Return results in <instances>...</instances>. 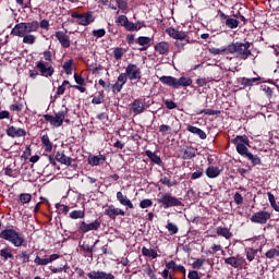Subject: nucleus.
Here are the masks:
<instances>
[{"mask_svg":"<svg viewBox=\"0 0 279 279\" xmlns=\"http://www.w3.org/2000/svg\"><path fill=\"white\" fill-rule=\"evenodd\" d=\"M250 47H252V43L250 41H232L228 45L227 51L231 56H235L239 60H247L252 56Z\"/></svg>","mask_w":279,"mask_h":279,"instance_id":"nucleus-1","label":"nucleus"},{"mask_svg":"<svg viewBox=\"0 0 279 279\" xmlns=\"http://www.w3.org/2000/svg\"><path fill=\"white\" fill-rule=\"evenodd\" d=\"M0 239H3V241H8L14 247H25L27 245L25 235L21 233V231L15 230L14 228H7L2 230L0 232Z\"/></svg>","mask_w":279,"mask_h":279,"instance_id":"nucleus-2","label":"nucleus"},{"mask_svg":"<svg viewBox=\"0 0 279 279\" xmlns=\"http://www.w3.org/2000/svg\"><path fill=\"white\" fill-rule=\"evenodd\" d=\"M159 82L165 86H170V88L178 90L179 88H186L189 86H192L193 78L189 76H181L178 78L175 76L163 75L159 77Z\"/></svg>","mask_w":279,"mask_h":279,"instance_id":"nucleus-3","label":"nucleus"},{"mask_svg":"<svg viewBox=\"0 0 279 279\" xmlns=\"http://www.w3.org/2000/svg\"><path fill=\"white\" fill-rule=\"evenodd\" d=\"M38 25L39 24L37 20L19 23L12 28L11 36H23V34H36L40 32Z\"/></svg>","mask_w":279,"mask_h":279,"instance_id":"nucleus-4","label":"nucleus"},{"mask_svg":"<svg viewBox=\"0 0 279 279\" xmlns=\"http://www.w3.org/2000/svg\"><path fill=\"white\" fill-rule=\"evenodd\" d=\"M68 114L69 108L63 105L61 110L54 113V116L44 114V119L47 121V123H50L51 128H62Z\"/></svg>","mask_w":279,"mask_h":279,"instance_id":"nucleus-5","label":"nucleus"},{"mask_svg":"<svg viewBox=\"0 0 279 279\" xmlns=\"http://www.w3.org/2000/svg\"><path fill=\"white\" fill-rule=\"evenodd\" d=\"M157 203L161 208H175L182 206V198L172 196L171 193H163L157 198Z\"/></svg>","mask_w":279,"mask_h":279,"instance_id":"nucleus-6","label":"nucleus"},{"mask_svg":"<svg viewBox=\"0 0 279 279\" xmlns=\"http://www.w3.org/2000/svg\"><path fill=\"white\" fill-rule=\"evenodd\" d=\"M231 143L235 145L236 153L242 157L246 156L250 151L247 148L250 147V137L247 135H238L231 140Z\"/></svg>","mask_w":279,"mask_h":279,"instance_id":"nucleus-7","label":"nucleus"},{"mask_svg":"<svg viewBox=\"0 0 279 279\" xmlns=\"http://www.w3.org/2000/svg\"><path fill=\"white\" fill-rule=\"evenodd\" d=\"M101 228V218H97L96 220L92 222L86 221H80L77 223V232L80 234H87V232H98V230Z\"/></svg>","mask_w":279,"mask_h":279,"instance_id":"nucleus-8","label":"nucleus"},{"mask_svg":"<svg viewBox=\"0 0 279 279\" xmlns=\"http://www.w3.org/2000/svg\"><path fill=\"white\" fill-rule=\"evenodd\" d=\"M72 19H76L77 25H82L83 27H88L92 23H95V15H93V11H87L85 13H80L74 11L71 13Z\"/></svg>","mask_w":279,"mask_h":279,"instance_id":"nucleus-9","label":"nucleus"},{"mask_svg":"<svg viewBox=\"0 0 279 279\" xmlns=\"http://www.w3.org/2000/svg\"><path fill=\"white\" fill-rule=\"evenodd\" d=\"M35 69L38 71L41 77H51L56 73L53 64L45 62V60H39L36 62Z\"/></svg>","mask_w":279,"mask_h":279,"instance_id":"nucleus-10","label":"nucleus"},{"mask_svg":"<svg viewBox=\"0 0 279 279\" xmlns=\"http://www.w3.org/2000/svg\"><path fill=\"white\" fill-rule=\"evenodd\" d=\"M269 219H271V213L266 210H259L250 218L252 223H258L259 226H265Z\"/></svg>","mask_w":279,"mask_h":279,"instance_id":"nucleus-11","label":"nucleus"},{"mask_svg":"<svg viewBox=\"0 0 279 279\" xmlns=\"http://www.w3.org/2000/svg\"><path fill=\"white\" fill-rule=\"evenodd\" d=\"M124 73L129 76L130 82H134V80H141V77H143L141 68L134 63H129Z\"/></svg>","mask_w":279,"mask_h":279,"instance_id":"nucleus-12","label":"nucleus"},{"mask_svg":"<svg viewBox=\"0 0 279 279\" xmlns=\"http://www.w3.org/2000/svg\"><path fill=\"white\" fill-rule=\"evenodd\" d=\"M225 263L226 265H230V267H233V269H243V267L247 265V262L240 255L226 257Z\"/></svg>","mask_w":279,"mask_h":279,"instance_id":"nucleus-13","label":"nucleus"},{"mask_svg":"<svg viewBox=\"0 0 279 279\" xmlns=\"http://www.w3.org/2000/svg\"><path fill=\"white\" fill-rule=\"evenodd\" d=\"M104 215H106V217H109V219H111L112 221L117 220V217H125V211L121 208H117L114 207V205H109L105 211Z\"/></svg>","mask_w":279,"mask_h":279,"instance_id":"nucleus-14","label":"nucleus"},{"mask_svg":"<svg viewBox=\"0 0 279 279\" xmlns=\"http://www.w3.org/2000/svg\"><path fill=\"white\" fill-rule=\"evenodd\" d=\"M128 80H129V76H128V74H125V72L120 73L117 78V82L111 86L112 93L114 95L121 93V90H123V87L125 86V84H128Z\"/></svg>","mask_w":279,"mask_h":279,"instance_id":"nucleus-15","label":"nucleus"},{"mask_svg":"<svg viewBox=\"0 0 279 279\" xmlns=\"http://www.w3.org/2000/svg\"><path fill=\"white\" fill-rule=\"evenodd\" d=\"M220 21L228 27L229 29H236L241 22L232 16L227 15L226 13H220Z\"/></svg>","mask_w":279,"mask_h":279,"instance_id":"nucleus-16","label":"nucleus"},{"mask_svg":"<svg viewBox=\"0 0 279 279\" xmlns=\"http://www.w3.org/2000/svg\"><path fill=\"white\" fill-rule=\"evenodd\" d=\"M54 37L63 49H69V47H71V37L66 35V33L58 31L54 33Z\"/></svg>","mask_w":279,"mask_h":279,"instance_id":"nucleus-17","label":"nucleus"},{"mask_svg":"<svg viewBox=\"0 0 279 279\" xmlns=\"http://www.w3.org/2000/svg\"><path fill=\"white\" fill-rule=\"evenodd\" d=\"M154 50L159 56H169V51H171V44L168 41H159L154 46Z\"/></svg>","mask_w":279,"mask_h":279,"instance_id":"nucleus-18","label":"nucleus"},{"mask_svg":"<svg viewBox=\"0 0 279 279\" xmlns=\"http://www.w3.org/2000/svg\"><path fill=\"white\" fill-rule=\"evenodd\" d=\"M7 136H10V138H21L23 136H27V131L24 129H16L14 125L8 126Z\"/></svg>","mask_w":279,"mask_h":279,"instance_id":"nucleus-19","label":"nucleus"},{"mask_svg":"<svg viewBox=\"0 0 279 279\" xmlns=\"http://www.w3.org/2000/svg\"><path fill=\"white\" fill-rule=\"evenodd\" d=\"M89 279H114L112 272H106L104 270H92L87 274Z\"/></svg>","mask_w":279,"mask_h":279,"instance_id":"nucleus-20","label":"nucleus"},{"mask_svg":"<svg viewBox=\"0 0 279 279\" xmlns=\"http://www.w3.org/2000/svg\"><path fill=\"white\" fill-rule=\"evenodd\" d=\"M131 112L133 114H143L145 112V100L137 98L131 104Z\"/></svg>","mask_w":279,"mask_h":279,"instance_id":"nucleus-21","label":"nucleus"},{"mask_svg":"<svg viewBox=\"0 0 279 279\" xmlns=\"http://www.w3.org/2000/svg\"><path fill=\"white\" fill-rule=\"evenodd\" d=\"M116 197H117L118 202L121 204V206L126 207V210L134 209V204L132 203V201H130V198H128L126 195H123V192H117Z\"/></svg>","mask_w":279,"mask_h":279,"instance_id":"nucleus-22","label":"nucleus"},{"mask_svg":"<svg viewBox=\"0 0 279 279\" xmlns=\"http://www.w3.org/2000/svg\"><path fill=\"white\" fill-rule=\"evenodd\" d=\"M135 43L142 47L140 51H147V49L151 47V38L147 36H140Z\"/></svg>","mask_w":279,"mask_h":279,"instance_id":"nucleus-23","label":"nucleus"},{"mask_svg":"<svg viewBox=\"0 0 279 279\" xmlns=\"http://www.w3.org/2000/svg\"><path fill=\"white\" fill-rule=\"evenodd\" d=\"M186 131L191 132V134H195L196 136H198V138H201V141H206V138L208 136L204 130H202L197 126L187 125Z\"/></svg>","mask_w":279,"mask_h":279,"instance_id":"nucleus-24","label":"nucleus"},{"mask_svg":"<svg viewBox=\"0 0 279 279\" xmlns=\"http://www.w3.org/2000/svg\"><path fill=\"white\" fill-rule=\"evenodd\" d=\"M205 174H206L207 178H209L210 180H215V178H219V175H221V169H219V167H217V166H209V167L205 170Z\"/></svg>","mask_w":279,"mask_h":279,"instance_id":"nucleus-25","label":"nucleus"},{"mask_svg":"<svg viewBox=\"0 0 279 279\" xmlns=\"http://www.w3.org/2000/svg\"><path fill=\"white\" fill-rule=\"evenodd\" d=\"M166 267L167 269H171L174 272L180 271L181 274H183V276H186V268L182 265H178L175 260H170L166 263Z\"/></svg>","mask_w":279,"mask_h":279,"instance_id":"nucleus-26","label":"nucleus"},{"mask_svg":"<svg viewBox=\"0 0 279 279\" xmlns=\"http://www.w3.org/2000/svg\"><path fill=\"white\" fill-rule=\"evenodd\" d=\"M56 160L61 165H65L66 167H71V163L73 162V158L68 157L66 155H64V153L60 151H57Z\"/></svg>","mask_w":279,"mask_h":279,"instance_id":"nucleus-27","label":"nucleus"},{"mask_svg":"<svg viewBox=\"0 0 279 279\" xmlns=\"http://www.w3.org/2000/svg\"><path fill=\"white\" fill-rule=\"evenodd\" d=\"M260 80H262L260 76L252 77V78L241 77L240 83H241V86H243L244 88H247L250 86H254V84H258Z\"/></svg>","mask_w":279,"mask_h":279,"instance_id":"nucleus-28","label":"nucleus"},{"mask_svg":"<svg viewBox=\"0 0 279 279\" xmlns=\"http://www.w3.org/2000/svg\"><path fill=\"white\" fill-rule=\"evenodd\" d=\"M41 145L46 153L53 151V143H51V140H49V135L45 134L41 136Z\"/></svg>","mask_w":279,"mask_h":279,"instance_id":"nucleus-29","label":"nucleus"},{"mask_svg":"<svg viewBox=\"0 0 279 279\" xmlns=\"http://www.w3.org/2000/svg\"><path fill=\"white\" fill-rule=\"evenodd\" d=\"M19 38H23L22 43L24 45H35L36 44V37L35 35H32V33H24L23 35H17Z\"/></svg>","mask_w":279,"mask_h":279,"instance_id":"nucleus-30","label":"nucleus"},{"mask_svg":"<svg viewBox=\"0 0 279 279\" xmlns=\"http://www.w3.org/2000/svg\"><path fill=\"white\" fill-rule=\"evenodd\" d=\"M195 156H196L195 148H193V146H187L183 151L182 160H193Z\"/></svg>","mask_w":279,"mask_h":279,"instance_id":"nucleus-31","label":"nucleus"},{"mask_svg":"<svg viewBox=\"0 0 279 279\" xmlns=\"http://www.w3.org/2000/svg\"><path fill=\"white\" fill-rule=\"evenodd\" d=\"M145 156H147V158H149V160H151L154 165H158L159 167L162 166V159L160 158V156H157L156 153L151 150H146Z\"/></svg>","mask_w":279,"mask_h":279,"instance_id":"nucleus-32","label":"nucleus"},{"mask_svg":"<svg viewBox=\"0 0 279 279\" xmlns=\"http://www.w3.org/2000/svg\"><path fill=\"white\" fill-rule=\"evenodd\" d=\"M101 162H106V156H104V155L94 156V157L88 158V165H90L92 167H99V165H101Z\"/></svg>","mask_w":279,"mask_h":279,"instance_id":"nucleus-33","label":"nucleus"},{"mask_svg":"<svg viewBox=\"0 0 279 279\" xmlns=\"http://www.w3.org/2000/svg\"><path fill=\"white\" fill-rule=\"evenodd\" d=\"M216 234L218 236H223V239H227V241H229V239L232 236V232L226 227H218L216 229Z\"/></svg>","mask_w":279,"mask_h":279,"instance_id":"nucleus-34","label":"nucleus"},{"mask_svg":"<svg viewBox=\"0 0 279 279\" xmlns=\"http://www.w3.org/2000/svg\"><path fill=\"white\" fill-rule=\"evenodd\" d=\"M243 158H247L253 167H258V165H262L260 157H258V155L252 154L251 151L244 155Z\"/></svg>","mask_w":279,"mask_h":279,"instance_id":"nucleus-35","label":"nucleus"},{"mask_svg":"<svg viewBox=\"0 0 279 279\" xmlns=\"http://www.w3.org/2000/svg\"><path fill=\"white\" fill-rule=\"evenodd\" d=\"M0 257L5 263L7 260H10V258H14V255L12 254L11 247H4L0 250Z\"/></svg>","mask_w":279,"mask_h":279,"instance_id":"nucleus-36","label":"nucleus"},{"mask_svg":"<svg viewBox=\"0 0 279 279\" xmlns=\"http://www.w3.org/2000/svg\"><path fill=\"white\" fill-rule=\"evenodd\" d=\"M209 53H211V56H228L230 51L228 50V46H226L221 48H210Z\"/></svg>","mask_w":279,"mask_h":279,"instance_id":"nucleus-37","label":"nucleus"},{"mask_svg":"<svg viewBox=\"0 0 279 279\" xmlns=\"http://www.w3.org/2000/svg\"><path fill=\"white\" fill-rule=\"evenodd\" d=\"M73 64H75V61L70 59L62 65V69L66 75H73Z\"/></svg>","mask_w":279,"mask_h":279,"instance_id":"nucleus-38","label":"nucleus"},{"mask_svg":"<svg viewBox=\"0 0 279 279\" xmlns=\"http://www.w3.org/2000/svg\"><path fill=\"white\" fill-rule=\"evenodd\" d=\"M142 254L143 256H147L148 258H158V252L154 248H147L144 246L142 248Z\"/></svg>","mask_w":279,"mask_h":279,"instance_id":"nucleus-39","label":"nucleus"},{"mask_svg":"<svg viewBox=\"0 0 279 279\" xmlns=\"http://www.w3.org/2000/svg\"><path fill=\"white\" fill-rule=\"evenodd\" d=\"M245 252H246V259L248 260V263H252V260L256 258V254H258V250L253 247L246 248Z\"/></svg>","mask_w":279,"mask_h":279,"instance_id":"nucleus-40","label":"nucleus"},{"mask_svg":"<svg viewBox=\"0 0 279 279\" xmlns=\"http://www.w3.org/2000/svg\"><path fill=\"white\" fill-rule=\"evenodd\" d=\"M268 202L272 209L276 210V213H279V205L276 203V196L271 192H267Z\"/></svg>","mask_w":279,"mask_h":279,"instance_id":"nucleus-41","label":"nucleus"},{"mask_svg":"<svg viewBox=\"0 0 279 279\" xmlns=\"http://www.w3.org/2000/svg\"><path fill=\"white\" fill-rule=\"evenodd\" d=\"M116 3L119 10L123 12V14H128V10H130V7L128 5V0H116Z\"/></svg>","mask_w":279,"mask_h":279,"instance_id":"nucleus-42","label":"nucleus"},{"mask_svg":"<svg viewBox=\"0 0 279 279\" xmlns=\"http://www.w3.org/2000/svg\"><path fill=\"white\" fill-rule=\"evenodd\" d=\"M105 100H106V96L104 95V92H98V95L93 97L92 104L99 106L104 104Z\"/></svg>","mask_w":279,"mask_h":279,"instance_id":"nucleus-43","label":"nucleus"},{"mask_svg":"<svg viewBox=\"0 0 279 279\" xmlns=\"http://www.w3.org/2000/svg\"><path fill=\"white\" fill-rule=\"evenodd\" d=\"M19 202L21 203L22 206H25V204H29V202H32V194L29 193L20 194Z\"/></svg>","mask_w":279,"mask_h":279,"instance_id":"nucleus-44","label":"nucleus"},{"mask_svg":"<svg viewBox=\"0 0 279 279\" xmlns=\"http://www.w3.org/2000/svg\"><path fill=\"white\" fill-rule=\"evenodd\" d=\"M86 217V210H73L70 213V219H84Z\"/></svg>","mask_w":279,"mask_h":279,"instance_id":"nucleus-45","label":"nucleus"},{"mask_svg":"<svg viewBox=\"0 0 279 279\" xmlns=\"http://www.w3.org/2000/svg\"><path fill=\"white\" fill-rule=\"evenodd\" d=\"M125 56V50L121 47H117L113 49V58L114 60H121Z\"/></svg>","mask_w":279,"mask_h":279,"instance_id":"nucleus-46","label":"nucleus"},{"mask_svg":"<svg viewBox=\"0 0 279 279\" xmlns=\"http://www.w3.org/2000/svg\"><path fill=\"white\" fill-rule=\"evenodd\" d=\"M197 114H207L208 117H215V114H221V111L215 109H202Z\"/></svg>","mask_w":279,"mask_h":279,"instance_id":"nucleus-47","label":"nucleus"},{"mask_svg":"<svg viewBox=\"0 0 279 279\" xmlns=\"http://www.w3.org/2000/svg\"><path fill=\"white\" fill-rule=\"evenodd\" d=\"M129 21L130 20L126 17V15H120L116 20V25H120L121 27L125 28V26H128Z\"/></svg>","mask_w":279,"mask_h":279,"instance_id":"nucleus-48","label":"nucleus"},{"mask_svg":"<svg viewBox=\"0 0 279 279\" xmlns=\"http://www.w3.org/2000/svg\"><path fill=\"white\" fill-rule=\"evenodd\" d=\"M154 206V201L151 198H145L140 202V208L145 209V208H151Z\"/></svg>","mask_w":279,"mask_h":279,"instance_id":"nucleus-49","label":"nucleus"},{"mask_svg":"<svg viewBox=\"0 0 279 279\" xmlns=\"http://www.w3.org/2000/svg\"><path fill=\"white\" fill-rule=\"evenodd\" d=\"M124 29H125L126 32H138V24L129 21V22L126 23V26H124Z\"/></svg>","mask_w":279,"mask_h":279,"instance_id":"nucleus-50","label":"nucleus"},{"mask_svg":"<svg viewBox=\"0 0 279 279\" xmlns=\"http://www.w3.org/2000/svg\"><path fill=\"white\" fill-rule=\"evenodd\" d=\"M159 132H160V134H162V136H167V134H171L172 129L170 125L161 124L159 126Z\"/></svg>","mask_w":279,"mask_h":279,"instance_id":"nucleus-51","label":"nucleus"},{"mask_svg":"<svg viewBox=\"0 0 279 279\" xmlns=\"http://www.w3.org/2000/svg\"><path fill=\"white\" fill-rule=\"evenodd\" d=\"M4 175H8L9 178H17L19 174H16V170L12 169V167L7 166L4 168Z\"/></svg>","mask_w":279,"mask_h":279,"instance_id":"nucleus-52","label":"nucleus"},{"mask_svg":"<svg viewBox=\"0 0 279 279\" xmlns=\"http://www.w3.org/2000/svg\"><path fill=\"white\" fill-rule=\"evenodd\" d=\"M44 62H49V64H53V53L51 50L44 51Z\"/></svg>","mask_w":279,"mask_h":279,"instance_id":"nucleus-53","label":"nucleus"},{"mask_svg":"<svg viewBox=\"0 0 279 279\" xmlns=\"http://www.w3.org/2000/svg\"><path fill=\"white\" fill-rule=\"evenodd\" d=\"M92 36H94V38H104V36H106V29L105 28L94 29L92 32Z\"/></svg>","mask_w":279,"mask_h":279,"instance_id":"nucleus-54","label":"nucleus"},{"mask_svg":"<svg viewBox=\"0 0 279 279\" xmlns=\"http://www.w3.org/2000/svg\"><path fill=\"white\" fill-rule=\"evenodd\" d=\"M183 279H186V275H183ZM187 279H202L197 270H190L187 274Z\"/></svg>","mask_w":279,"mask_h":279,"instance_id":"nucleus-55","label":"nucleus"},{"mask_svg":"<svg viewBox=\"0 0 279 279\" xmlns=\"http://www.w3.org/2000/svg\"><path fill=\"white\" fill-rule=\"evenodd\" d=\"M34 263L41 267L49 265L48 258H41L40 256H36L34 259Z\"/></svg>","mask_w":279,"mask_h":279,"instance_id":"nucleus-56","label":"nucleus"},{"mask_svg":"<svg viewBox=\"0 0 279 279\" xmlns=\"http://www.w3.org/2000/svg\"><path fill=\"white\" fill-rule=\"evenodd\" d=\"M199 178H204V168H199L191 175V180H199Z\"/></svg>","mask_w":279,"mask_h":279,"instance_id":"nucleus-57","label":"nucleus"},{"mask_svg":"<svg viewBox=\"0 0 279 279\" xmlns=\"http://www.w3.org/2000/svg\"><path fill=\"white\" fill-rule=\"evenodd\" d=\"M161 184H165V186H168V189H171V186H175V182H171V179L168 177H163L159 180Z\"/></svg>","mask_w":279,"mask_h":279,"instance_id":"nucleus-58","label":"nucleus"},{"mask_svg":"<svg viewBox=\"0 0 279 279\" xmlns=\"http://www.w3.org/2000/svg\"><path fill=\"white\" fill-rule=\"evenodd\" d=\"M97 243H99V240H96L94 245H82V250H84V252H87V254H90V256H93V252L95 250V245H97Z\"/></svg>","mask_w":279,"mask_h":279,"instance_id":"nucleus-59","label":"nucleus"},{"mask_svg":"<svg viewBox=\"0 0 279 279\" xmlns=\"http://www.w3.org/2000/svg\"><path fill=\"white\" fill-rule=\"evenodd\" d=\"M266 258H276L279 256V251L276 248H270L265 253Z\"/></svg>","mask_w":279,"mask_h":279,"instance_id":"nucleus-60","label":"nucleus"},{"mask_svg":"<svg viewBox=\"0 0 279 279\" xmlns=\"http://www.w3.org/2000/svg\"><path fill=\"white\" fill-rule=\"evenodd\" d=\"M166 228L170 234H178L179 232L178 226H175L173 222H168Z\"/></svg>","mask_w":279,"mask_h":279,"instance_id":"nucleus-61","label":"nucleus"},{"mask_svg":"<svg viewBox=\"0 0 279 279\" xmlns=\"http://www.w3.org/2000/svg\"><path fill=\"white\" fill-rule=\"evenodd\" d=\"M49 20H41L40 22H38V28L39 29H45V32H49Z\"/></svg>","mask_w":279,"mask_h":279,"instance_id":"nucleus-62","label":"nucleus"},{"mask_svg":"<svg viewBox=\"0 0 279 279\" xmlns=\"http://www.w3.org/2000/svg\"><path fill=\"white\" fill-rule=\"evenodd\" d=\"M29 256H32V252L27 251H23L20 254V258H22L23 263H29Z\"/></svg>","mask_w":279,"mask_h":279,"instance_id":"nucleus-63","label":"nucleus"},{"mask_svg":"<svg viewBox=\"0 0 279 279\" xmlns=\"http://www.w3.org/2000/svg\"><path fill=\"white\" fill-rule=\"evenodd\" d=\"M233 202H235L238 206H241L243 204V195H241L239 192H235L233 195Z\"/></svg>","mask_w":279,"mask_h":279,"instance_id":"nucleus-64","label":"nucleus"}]
</instances>
